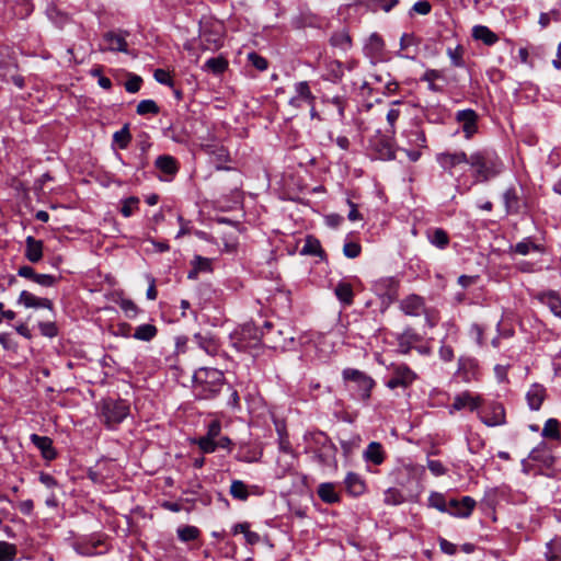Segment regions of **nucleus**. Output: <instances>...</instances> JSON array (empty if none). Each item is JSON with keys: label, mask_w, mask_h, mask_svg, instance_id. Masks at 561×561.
I'll list each match as a JSON object with an SVG mask.
<instances>
[{"label": "nucleus", "mask_w": 561, "mask_h": 561, "mask_svg": "<svg viewBox=\"0 0 561 561\" xmlns=\"http://www.w3.org/2000/svg\"><path fill=\"white\" fill-rule=\"evenodd\" d=\"M226 385L221 370L210 367H201L193 375V394L197 400H214L219 396Z\"/></svg>", "instance_id": "nucleus-1"}, {"label": "nucleus", "mask_w": 561, "mask_h": 561, "mask_svg": "<svg viewBox=\"0 0 561 561\" xmlns=\"http://www.w3.org/2000/svg\"><path fill=\"white\" fill-rule=\"evenodd\" d=\"M473 169L476 183L488 182L503 170V161L489 148L480 149L468 156V163Z\"/></svg>", "instance_id": "nucleus-2"}, {"label": "nucleus", "mask_w": 561, "mask_h": 561, "mask_svg": "<svg viewBox=\"0 0 561 561\" xmlns=\"http://www.w3.org/2000/svg\"><path fill=\"white\" fill-rule=\"evenodd\" d=\"M342 379L346 389L355 399L364 403L369 401L371 390L376 385L369 375L356 368H345L342 371Z\"/></svg>", "instance_id": "nucleus-3"}, {"label": "nucleus", "mask_w": 561, "mask_h": 561, "mask_svg": "<svg viewBox=\"0 0 561 561\" xmlns=\"http://www.w3.org/2000/svg\"><path fill=\"white\" fill-rule=\"evenodd\" d=\"M129 414V405L124 400L106 399L101 403V417L110 428L122 423Z\"/></svg>", "instance_id": "nucleus-4"}, {"label": "nucleus", "mask_w": 561, "mask_h": 561, "mask_svg": "<svg viewBox=\"0 0 561 561\" xmlns=\"http://www.w3.org/2000/svg\"><path fill=\"white\" fill-rule=\"evenodd\" d=\"M264 341L272 348L285 350L294 342L291 330L286 327L285 329L273 330L271 322H265Z\"/></svg>", "instance_id": "nucleus-5"}, {"label": "nucleus", "mask_w": 561, "mask_h": 561, "mask_svg": "<svg viewBox=\"0 0 561 561\" xmlns=\"http://www.w3.org/2000/svg\"><path fill=\"white\" fill-rule=\"evenodd\" d=\"M417 378V375L407 365H394L391 369V376L386 386L393 390L397 388L408 389Z\"/></svg>", "instance_id": "nucleus-6"}, {"label": "nucleus", "mask_w": 561, "mask_h": 561, "mask_svg": "<svg viewBox=\"0 0 561 561\" xmlns=\"http://www.w3.org/2000/svg\"><path fill=\"white\" fill-rule=\"evenodd\" d=\"M480 421L489 427L501 426L506 423L505 409L500 402H490L478 413Z\"/></svg>", "instance_id": "nucleus-7"}, {"label": "nucleus", "mask_w": 561, "mask_h": 561, "mask_svg": "<svg viewBox=\"0 0 561 561\" xmlns=\"http://www.w3.org/2000/svg\"><path fill=\"white\" fill-rule=\"evenodd\" d=\"M75 551L83 557H93L103 551L99 550L101 547H105V542L101 537L87 536L78 538L72 545Z\"/></svg>", "instance_id": "nucleus-8"}, {"label": "nucleus", "mask_w": 561, "mask_h": 561, "mask_svg": "<svg viewBox=\"0 0 561 561\" xmlns=\"http://www.w3.org/2000/svg\"><path fill=\"white\" fill-rule=\"evenodd\" d=\"M310 436L314 443L321 445L320 450L316 454V457L320 463L329 465L332 460L335 459L336 447L328 437V435L322 432H318L312 433Z\"/></svg>", "instance_id": "nucleus-9"}, {"label": "nucleus", "mask_w": 561, "mask_h": 561, "mask_svg": "<svg viewBox=\"0 0 561 561\" xmlns=\"http://www.w3.org/2000/svg\"><path fill=\"white\" fill-rule=\"evenodd\" d=\"M239 339L234 345L240 350L256 346L264 339V329L260 330L251 323L244 324L238 333Z\"/></svg>", "instance_id": "nucleus-10"}, {"label": "nucleus", "mask_w": 561, "mask_h": 561, "mask_svg": "<svg viewBox=\"0 0 561 561\" xmlns=\"http://www.w3.org/2000/svg\"><path fill=\"white\" fill-rule=\"evenodd\" d=\"M482 401L483 400L479 394H473L470 391L460 392L454 398V402L449 407V413L454 414L455 412L463 409L476 411L481 407Z\"/></svg>", "instance_id": "nucleus-11"}, {"label": "nucleus", "mask_w": 561, "mask_h": 561, "mask_svg": "<svg viewBox=\"0 0 561 561\" xmlns=\"http://www.w3.org/2000/svg\"><path fill=\"white\" fill-rule=\"evenodd\" d=\"M479 375V363L474 357L460 356L458 359V369L456 376L465 382L477 380Z\"/></svg>", "instance_id": "nucleus-12"}, {"label": "nucleus", "mask_w": 561, "mask_h": 561, "mask_svg": "<svg viewBox=\"0 0 561 561\" xmlns=\"http://www.w3.org/2000/svg\"><path fill=\"white\" fill-rule=\"evenodd\" d=\"M295 95L288 101V104L295 110L301 108L304 104L312 105L316 96L312 94L307 81H300L295 84Z\"/></svg>", "instance_id": "nucleus-13"}, {"label": "nucleus", "mask_w": 561, "mask_h": 561, "mask_svg": "<svg viewBox=\"0 0 561 561\" xmlns=\"http://www.w3.org/2000/svg\"><path fill=\"white\" fill-rule=\"evenodd\" d=\"M193 340L207 355L213 357L219 355L221 345L219 340L213 333L197 332L193 335Z\"/></svg>", "instance_id": "nucleus-14"}, {"label": "nucleus", "mask_w": 561, "mask_h": 561, "mask_svg": "<svg viewBox=\"0 0 561 561\" xmlns=\"http://www.w3.org/2000/svg\"><path fill=\"white\" fill-rule=\"evenodd\" d=\"M456 121L461 124V129L467 139H470L478 131V114L476 111L471 108L458 111Z\"/></svg>", "instance_id": "nucleus-15"}, {"label": "nucleus", "mask_w": 561, "mask_h": 561, "mask_svg": "<svg viewBox=\"0 0 561 561\" xmlns=\"http://www.w3.org/2000/svg\"><path fill=\"white\" fill-rule=\"evenodd\" d=\"M437 163L450 175L453 169L461 163H468V156L465 151L442 152L436 156Z\"/></svg>", "instance_id": "nucleus-16"}, {"label": "nucleus", "mask_w": 561, "mask_h": 561, "mask_svg": "<svg viewBox=\"0 0 561 561\" xmlns=\"http://www.w3.org/2000/svg\"><path fill=\"white\" fill-rule=\"evenodd\" d=\"M449 510L446 512L455 517H469L476 506V501L470 496H463L461 500L451 499L448 501Z\"/></svg>", "instance_id": "nucleus-17"}, {"label": "nucleus", "mask_w": 561, "mask_h": 561, "mask_svg": "<svg viewBox=\"0 0 561 561\" xmlns=\"http://www.w3.org/2000/svg\"><path fill=\"white\" fill-rule=\"evenodd\" d=\"M400 309L407 316L419 317L425 312L424 298L419 295L411 294L401 300Z\"/></svg>", "instance_id": "nucleus-18"}, {"label": "nucleus", "mask_w": 561, "mask_h": 561, "mask_svg": "<svg viewBox=\"0 0 561 561\" xmlns=\"http://www.w3.org/2000/svg\"><path fill=\"white\" fill-rule=\"evenodd\" d=\"M154 167L165 175L164 181L172 180L180 170L178 160L169 154H161L154 161Z\"/></svg>", "instance_id": "nucleus-19"}, {"label": "nucleus", "mask_w": 561, "mask_h": 561, "mask_svg": "<svg viewBox=\"0 0 561 561\" xmlns=\"http://www.w3.org/2000/svg\"><path fill=\"white\" fill-rule=\"evenodd\" d=\"M422 341V336L412 328H407L397 336L398 352L407 355L414 347V344Z\"/></svg>", "instance_id": "nucleus-20"}, {"label": "nucleus", "mask_w": 561, "mask_h": 561, "mask_svg": "<svg viewBox=\"0 0 561 561\" xmlns=\"http://www.w3.org/2000/svg\"><path fill=\"white\" fill-rule=\"evenodd\" d=\"M30 439L33 445L41 451V455L45 460L51 461L57 457V451L50 437L32 434Z\"/></svg>", "instance_id": "nucleus-21"}, {"label": "nucleus", "mask_w": 561, "mask_h": 561, "mask_svg": "<svg viewBox=\"0 0 561 561\" xmlns=\"http://www.w3.org/2000/svg\"><path fill=\"white\" fill-rule=\"evenodd\" d=\"M103 44L101 49L110 51L126 53L128 47L125 35L116 32H106L103 35Z\"/></svg>", "instance_id": "nucleus-22"}, {"label": "nucleus", "mask_w": 561, "mask_h": 561, "mask_svg": "<svg viewBox=\"0 0 561 561\" xmlns=\"http://www.w3.org/2000/svg\"><path fill=\"white\" fill-rule=\"evenodd\" d=\"M402 137L408 147L426 148V136L419 124H414L411 128L403 130Z\"/></svg>", "instance_id": "nucleus-23"}, {"label": "nucleus", "mask_w": 561, "mask_h": 561, "mask_svg": "<svg viewBox=\"0 0 561 561\" xmlns=\"http://www.w3.org/2000/svg\"><path fill=\"white\" fill-rule=\"evenodd\" d=\"M18 304L24 306L25 308L53 309V301L50 299L37 297L27 290L21 291L18 298Z\"/></svg>", "instance_id": "nucleus-24"}, {"label": "nucleus", "mask_w": 561, "mask_h": 561, "mask_svg": "<svg viewBox=\"0 0 561 561\" xmlns=\"http://www.w3.org/2000/svg\"><path fill=\"white\" fill-rule=\"evenodd\" d=\"M547 397L546 388L540 383H533L526 392V401L530 410L538 411Z\"/></svg>", "instance_id": "nucleus-25"}, {"label": "nucleus", "mask_w": 561, "mask_h": 561, "mask_svg": "<svg viewBox=\"0 0 561 561\" xmlns=\"http://www.w3.org/2000/svg\"><path fill=\"white\" fill-rule=\"evenodd\" d=\"M503 202L508 215H518L522 213L523 203L515 187H508L503 193Z\"/></svg>", "instance_id": "nucleus-26"}, {"label": "nucleus", "mask_w": 561, "mask_h": 561, "mask_svg": "<svg viewBox=\"0 0 561 561\" xmlns=\"http://www.w3.org/2000/svg\"><path fill=\"white\" fill-rule=\"evenodd\" d=\"M344 485L351 496H359L366 491L364 479L355 472H348L344 479Z\"/></svg>", "instance_id": "nucleus-27"}, {"label": "nucleus", "mask_w": 561, "mask_h": 561, "mask_svg": "<svg viewBox=\"0 0 561 561\" xmlns=\"http://www.w3.org/2000/svg\"><path fill=\"white\" fill-rule=\"evenodd\" d=\"M43 241L35 239L32 236L26 237L25 240V252L24 256L31 262V263H37L43 257Z\"/></svg>", "instance_id": "nucleus-28"}, {"label": "nucleus", "mask_w": 561, "mask_h": 561, "mask_svg": "<svg viewBox=\"0 0 561 561\" xmlns=\"http://www.w3.org/2000/svg\"><path fill=\"white\" fill-rule=\"evenodd\" d=\"M537 299L549 307L551 312L561 319V296L554 290L542 291Z\"/></svg>", "instance_id": "nucleus-29"}, {"label": "nucleus", "mask_w": 561, "mask_h": 561, "mask_svg": "<svg viewBox=\"0 0 561 561\" xmlns=\"http://www.w3.org/2000/svg\"><path fill=\"white\" fill-rule=\"evenodd\" d=\"M398 286L399 282L394 277H383L376 280L374 284V288L379 295L387 296L389 298L397 296Z\"/></svg>", "instance_id": "nucleus-30"}, {"label": "nucleus", "mask_w": 561, "mask_h": 561, "mask_svg": "<svg viewBox=\"0 0 561 561\" xmlns=\"http://www.w3.org/2000/svg\"><path fill=\"white\" fill-rule=\"evenodd\" d=\"M363 457L367 462H371L376 466H379L385 461L386 454L380 443L371 442L365 449Z\"/></svg>", "instance_id": "nucleus-31"}, {"label": "nucleus", "mask_w": 561, "mask_h": 561, "mask_svg": "<svg viewBox=\"0 0 561 561\" xmlns=\"http://www.w3.org/2000/svg\"><path fill=\"white\" fill-rule=\"evenodd\" d=\"M334 294L337 300L345 307H348L354 301V290L350 283L339 282L334 288Z\"/></svg>", "instance_id": "nucleus-32"}, {"label": "nucleus", "mask_w": 561, "mask_h": 561, "mask_svg": "<svg viewBox=\"0 0 561 561\" xmlns=\"http://www.w3.org/2000/svg\"><path fill=\"white\" fill-rule=\"evenodd\" d=\"M300 254L302 255H313L319 256L321 260L325 259V252L320 243V241L313 236H308L305 240V244L300 250Z\"/></svg>", "instance_id": "nucleus-33"}, {"label": "nucleus", "mask_w": 561, "mask_h": 561, "mask_svg": "<svg viewBox=\"0 0 561 561\" xmlns=\"http://www.w3.org/2000/svg\"><path fill=\"white\" fill-rule=\"evenodd\" d=\"M444 72L438 69H427L421 77L422 82L427 83V88L432 92H443V87L437 84V80H444Z\"/></svg>", "instance_id": "nucleus-34"}, {"label": "nucleus", "mask_w": 561, "mask_h": 561, "mask_svg": "<svg viewBox=\"0 0 561 561\" xmlns=\"http://www.w3.org/2000/svg\"><path fill=\"white\" fill-rule=\"evenodd\" d=\"M318 496L327 504H335L341 501V496L335 492L334 484L331 482H324L318 486Z\"/></svg>", "instance_id": "nucleus-35"}, {"label": "nucleus", "mask_w": 561, "mask_h": 561, "mask_svg": "<svg viewBox=\"0 0 561 561\" xmlns=\"http://www.w3.org/2000/svg\"><path fill=\"white\" fill-rule=\"evenodd\" d=\"M472 37L488 46H492L499 41V36L484 25H476L472 28Z\"/></svg>", "instance_id": "nucleus-36"}, {"label": "nucleus", "mask_w": 561, "mask_h": 561, "mask_svg": "<svg viewBox=\"0 0 561 561\" xmlns=\"http://www.w3.org/2000/svg\"><path fill=\"white\" fill-rule=\"evenodd\" d=\"M426 236L430 243L440 250L446 249L449 244V237L442 228L430 229Z\"/></svg>", "instance_id": "nucleus-37"}, {"label": "nucleus", "mask_w": 561, "mask_h": 561, "mask_svg": "<svg viewBox=\"0 0 561 561\" xmlns=\"http://www.w3.org/2000/svg\"><path fill=\"white\" fill-rule=\"evenodd\" d=\"M531 251L541 253L543 252V247L541 244L535 243L530 237L524 238L512 248V252L519 255H527Z\"/></svg>", "instance_id": "nucleus-38"}, {"label": "nucleus", "mask_w": 561, "mask_h": 561, "mask_svg": "<svg viewBox=\"0 0 561 561\" xmlns=\"http://www.w3.org/2000/svg\"><path fill=\"white\" fill-rule=\"evenodd\" d=\"M383 47L385 43L381 36L377 33H373L364 47V51L369 57H377L382 53Z\"/></svg>", "instance_id": "nucleus-39"}, {"label": "nucleus", "mask_w": 561, "mask_h": 561, "mask_svg": "<svg viewBox=\"0 0 561 561\" xmlns=\"http://www.w3.org/2000/svg\"><path fill=\"white\" fill-rule=\"evenodd\" d=\"M546 561H561V536H556L546 543Z\"/></svg>", "instance_id": "nucleus-40"}, {"label": "nucleus", "mask_w": 561, "mask_h": 561, "mask_svg": "<svg viewBox=\"0 0 561 561\" xmlns=\"http://www.w3.org/2000/svg\"><path fill=\"white\" fill-rule=\"evenodd\" d=\"M327 67V77L325 79L331 82H339L342 80L344 76V64L339 60H329L325 65Z\"/></svg>", "instance_id": "nucleus-41"}, {"label": "nucleus", "mask_w": 561, "mask_h": 561, "mask_svg": "<svg viewBox=\"0 0 561 561\" xmlns=\"http://www.w3.org/2000/svg\"><path fill=\"white\" fill-rule=\"evenodd\" d=\"M158 329L156 325L145 323L138 325L133 333V337L139 341L149 342L156 337Z\"/></svg>", "instance_id": "nucleus-42"}, {"label": "nucleus", "mask_w": 561, "mask_h": 561, "mask_svg": "<svg viewBox=\"0 0 561 561\" xmlns=\"http://www.w3.org/2000/svg\"><path fill=\"white\" fill-rule=\"evenodd\" d=\"M446 54L450 59L451 66L456 68L465 67V48L462 45L457 44L455 47H447Z\"/></svg>", "instance_id": "nucleus-43"}, {"label": "nucleus", "mask_w": 561, "mask_h": 561, "mask_svg": "<svg viewBox=\"0 0 561 561\" xmlns=\"http://www.w3.org/2000/svg\"><path fill=\"white\" fill-rule=\"evenodd\" d=\"M323 102L328 105H332L336 108L339 118L341 121L345 117V108L347 106L348 100L344 95H334V96H324Z\"/></svg>", "instance_id": "nucleus-44"}, {"label": "nucleus", "mask_w": 561, "mask_h": 561, "mask_svg": "<svg viewBox=\"0 0 561 561\" xmlns=\"http://www.w3.org/2000/svg\"><path fill=\"white\" fill-rule=\"evenodd\" d=\"M330 44L333 47L340 48L342 50H347L352 46V39L347 32L340 31L331 35Z\"/></svg>", "instance_id": "nucleus-45"}, {"label": "nucleus", "mask_w": 561, "mask_h": 561, "mask_svg": "<svg viewBox=\"0 0 561 561\" xmlns=\"http://www.w3.org/2000/svg\"><path fill=\"white\" fill-rule=\"evenodd\" d=\"M230 495L239 501H247L249 497L248 485L241 480H233L230 485Z\"/></svg>", "instance_id": "nucleus-46"}, {"label": "nucleus", "mask_w": 561, "mask_h": 561, "mask_svg": "<svg viewBox=\"0 0 561 561\" xmlns=\"http://www.w3.org/2000/svg\"><path fill=\"white\" fill-rule=\"evenodd\" d=\"M199 529L195 526L185 525L178 528V537L183 542L194 541L199 537Z\"/></svg>", "instance_id": "nucleus-47"}, {"label": "nucleus", "mask_w": 561, "mask_h": 561, "mask_svg": "<svg viewBox=\"0 0 561 561\" xmlns=\"http://www.w3.org/2000/svg\"><path fill=\"white\" fill-rule=\"evenodd\" d=\"M227 67L228 61L224 57L209 58L204 65V69L211 71L215 75L222 73Z\"/></svg>", "instance_id": "nucleus-48"}, {"label": "nucleus", "mask_w": 561, "mask_h": 561, "mask_svg": "<svg viewBox=\"0 0 561 561\" xmlns=\"http://www.w3.org/2000/svg\"><path fill=\"white\" fill-rule=\"evenodd\" d=\"M559 426L560 423L557 419H549L543 425L541 435L545 438L558 439L560 437Z\"/></svg>", "instance_id": "nucleus-49"}, {"label": "nucleus", "mask_w": 561, "mask_h": 561, "mask_svg": "<svg viewBox=\"0 0 561 561\" xmlns=\"http://www.w3.org/2000/svg\"><path fill=\"white\" fill-rule=\"evenodd\" d=\"M417 44L419 41L414 34L403 33L400 38V50L404 51V54L401 56L405 58H413V56L410 55V48L416 46Z\"/></svg>", "instance_id": "nucleus-50"}, {"label": "nucleus", "mask_w": 561, "mask_h": 561, "mask_svg": "<svg viewBox=\"0 0 561 561\" xmlns=\"http://www.w3.org/2000/svg\"><path fill=\"white\" fill-rule=\"evenodd\" d=\"M113 140L121 149H126L131 140V135L128 125H124L123 128L115 131Z\"/></svg>", "instance_id": "nucleus-51"}, {"label": "nucleus", "mask_w": 561, "mask_h": 561, "mask_svg": "<svg viewBox=\"0 0 561 561\" xmlns=\"http://www.w3.org/2000/svg\"><path fill=\"white\" fill-rule=\"evenodd\" d=\"M428 505L438 510L442 513H446L449 507L448 502L445 499V495L439 492H432L428 496Z\"/></svg>", "instance_id": "nucleus-52"}, {"label": "nucleus", "mask_w": 561, "mask_h": 561, "mask_svg": "<svg viewBox=\"0 0 561 561\" xmlns=\"http://www.w3.org/2000/svg\"><path fill=\"white\" fill-rule=\"evenodd\" d=\"M159 112L160 108L153 100H142L138 103L136 108V113L141 116L147 114L157 115Z\"/></svg>", "instance_id": "nucleus-53"}, {"label": "nucleus", "mask_w": 561, "mask_h": 561, "mask_svg": "<svg viewBox=\"0 0 561 561\" xmlns=\"http://www.w3.org/2000/svg\"><path fill=\"white\" fill-rule=\"evenodd\" d=\"M138 205L139 198L136 196H129L122 201L121 214L125 218H128L138 209Z\"/></svg>", "instance_id": "nucleus-54"}, {"label": "nucleus", "mask_w": 561, "mask_h": 561, "mask_svg": "<svg viewBox=\"0 0 561 561\" xmlns=\"http://www.w3.org/2000/svg\"><path fill=\"white\" fill-rule=\"evenodd\" d=\"M467 445L471 454H479L484 448L485 442L478 433H471L467 437Z\"/></svg>", "instance_id": "nucleus-55"}, {"label": "nucleus", "mask_w": 561, "mask_h": 561, "mask_svg": "<svg viewBox=\"0 0 561 561\" xmlns=\"http://www.w3.org/2000/svg\"><path fill=\"white\" fill-rule=\"evenodd\" d=\"M404 497L402 493L396 488H389L385 491L383 502L387 505H399L403 503Z\"/></svg>", "instance_id": "nucleus-56"}, {"label": "nucleus", "mask_w": 561, "mask_h": 561, "mask_svg": "<svg viewBox=\"0 0 561 561\" xmlns=\"http://www.w3.org/2000/svg\"><path fill=\"white\" fill-rule=\"evenodd\" d=\"M16 556V547L7 541H0V561H13Z\"/></svg>", "instance_id": "nucleus-57"}, {"label": "nucleus", "mask_w": 561, "mask_h": 561, "mask_svg": "<svg viewBox=\"0 0 561 561\" xmlns=\"http://www.w3.org/2000/svg\"><path fill=\"white\" fill-rule=\"evenodd\" d=\"M432 10V4L428 0H419L410 9V16L414 14L427 15Z\"/></svg>", "instance_id": "nucleus-58"}, {"label": "nucleus", "mask_w": 561, "mask_h": 561, "mask_svg": "<svg viewBox=\"0 0 561 561\" xmlns=\"http://www.w3.org/2000/svg\"><path fill=\"white\" fill-rule=\"evenodd\" d=\"M119 307L121 309L124 311V313L126 314V317L130 318V319H134L137 317V314L139 313V308L137 307V305L130 300V299H122L119 301Z\"/></svg>", "instance_id": "nucleus-59"}, {"label": "nucleus", "mask_w": 561, "mask_h": 561, "mask_svg": "<svg viewBox=\"0 0 561 561\" xmlns=\"http://www.w3.org/2000/svg\"><path fill=\"white\" fill-rule=\"evenodd\" d=\"M199 449L205 454H211L217 450V445L215 439L207 438L206 436L199 437L195 442Z\"/></svg>", "instance_id": "nucleus-60"}, {"label": "nucleus", "mask_w": 561, "mask_h": 561, "mask_svg": "<svg viewBox=\"0 0 561 561\" xmlns=\"http://www.w3.org/2000/svg\"><path fill=\"white\" fill-rule=\"evenodd\" d=\"M38 329L42 335L47 337H55L58 335V328L55 322H39Z\"/></svg>", "instance_id": "nucleus-61"}, {"label": "nucleus", "mask_w": 561, "mask_h": 561, "mask_svg": "<svg viewBox=\"0 0 561 561\" xmlns=\"http://www.w3.org/2000/svg\"><path fill=\"white\" fill-rule=\"evenodd\" d=\"M469 334L479 346L484 345V328L482 325L479 323H472L469 329Z\"/></svg>", "instance_id": "nucleus-62"}, {"label": "nucleus", "mask_w": 561, "mask_h": 561, "mask_svg": "<svg viewBox=\"0 0 561 561\" xmlns=\"http://www.w3.org/2000/svg\"><path fill=\"white\" fill-rule=\"evenodd\" d=\"M248 59L251 62V65L260 71H264L268 67L267 60L254 51L248 55Z\"/></svg>", "instance_id": "nucleus-63"}, {"label": "nucleus", "mask_w": 561, "mask_h": 561, "mask_svg": "<svg viewBox=\"0 0 561 561\" xmlns=\"http://www.w3.org/2000/svg\"><path fill=\"white\" fill-rule=\"evenodd\" d=\"M362 252V247L357 242H346L343 247V254L348 259L357 257Z\"/></svg>", "instance_id": "nucleus-64"}]
</instances>
